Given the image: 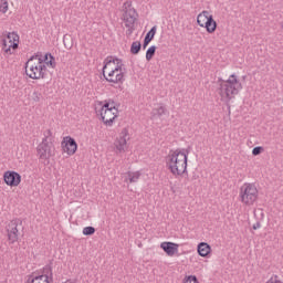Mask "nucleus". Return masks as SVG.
Here are the masks:
<instances>
[{
	"label": "nucleus",
	"mask_w": 283,
	"mask_h": 283,
	"mask_svg": "<svg viewBox=\"0 0 283 283\" xmlns=\"http://www.w3.org/2000/svg\"><path fill=\"white\" fill-rule=\"evenodd\" d=\"M56 67V57L52 53L36 54L31 56L25 64V74L32 81L45 78L50 70Z\"/></svg>",
	"instance_id": "1"
},
{
	"label": "nucleus",
	"mask_w": 283,
	"mask_h": 283,
	"mask_svg": "<svg viewBox=\"0 0 283 283\" xmlns=\"http://www.w3.org/2000/svg\"><path fill=\"white\" fill-rule=\"evenodd\" d=\"M129 129L123 128L113 143V149L117 156L127 154L129 149Z\"/></svg>",
	"instance_id": "11"
},
{
	"label": "nucleus",
	"mask_w": 283,
	"mask_h": 283,
	"mask_svg": "<svg viewBox=\"0 0 283 283\" xmlns=\"http://www.w3.org/2000/svg\"><path fill=\"white\" fill-rule=\"evenodd\" d=\"M242 82H240V78L235 74H231L228 80L222 81L218 88V94L220 96V101L222 103H231L238 94H240V91H242Z\"/></svg>",
	"instance_id": "4"
},
{
	"label": "nucleus",
	"mask_w": 283,
	"mask_h": 283,
	"mask_svg": "<svg viewBox=\"0 0 283 283\" xmlns=\"http://www.w3.org/2000/svg\"><path fill=\"white\" fill-rule=\"evenodd\" d=\"M239 200L243 207H253L260 200V190L254 182H244L239 188Z\"/></svg>",
	"instance_id": "7"
},
{
	"label": "nucleus",
	"mask_w": 283,
	"mask_h": 283,
	"mask_svg": "<svg viewBox=\"0 0 283 283\" xmlns=\"http://www.w3.org/2000/svg\"><path fill=\"white\" fill-rule=\"evenodd\" d=\"M140 171L136 170V171H128L125 175V182H129V185H134V182H137L138 180H140Z\"/></svg>",
	"instance_id": "18"
},
{
	"label": "nucleus",
	"mask_w": 283,
	"mask_h": 283,
	"mask_svg": "<svg viewBox=\"0 0 283 283\" xmlns=\"http://www.w3.org/2000/svg\"><path fill=\"white\" fill-rule=\"evenodd\" d=\"M83 235H94L96 233V229L94 227H85L82 230Z\"/></svg>",
	"instance_id": "24"
},
{
	"label": "nucleus",
	"mask_w": 283,
	"mask_h": 283,
	"mask_svg": "<svg viewBox=\"0 0 283 283\" xmlns=\"http://www.w3.org/2000/svg\"><path fill=\"white\" fill-rule=\"evenodd\" d=\"M140 48H142L140 41L133 42L130 46L132 54H138V52H140Z\"/></svg>",
	"instance_id": "21"
},
{
	"label": "nucleus",
	"mask_w": 283,
	"mask_h": 283,
	"mask_svg": "<svg viewBox=\"0 0 283 283\" xmlns=\"http://www.w3.org/2000/svg\"><path fill=\"white\" fill-rule=\"evenodd\" d=\"M60 147L61 153L69 157L75 156L76 151H78V143H76V139L70 135L62 137Z\"/></svg>",
	"instance_id": "12"
},
{
	"label": "nucleus",
	"mask_w": 283,
	"mask_h": 283,
	"mask_svg": "<svg viewBox=\"0 0 283 283\" xmlns=\"http://www.w3.org/2000/svg\"><path fill=\"white\" fill-rule=\"evenodd\" d=\"M118 103L114 99H105L99 102L97 116H99V120H102L105 127H114V123L119 116Z\"/></svg>",
	"instance_id": "5"
},
{
	"label": "nucleus",
	"mask_w": 283,
	"mask_h": 283,
	"mask_svg": "<svg viewBox=\"0 0 283 283\" xmlns=\"http://www.w3.org/2000/svg\"><path fill=\"white\" fill-rule=\"evenodd\" d=\"M55 151L56 148L54 147L52 137L42 138V142L36 146V154L40 160H50Z\"/></svg>",
	"instance_id": "10"
},
{
	"label": "nucleus",
	"mask_w": 283,
	"mask_h": 283,
	"mask_svg": "<svg viewBox=\"0 0 283 283\" xmlns=\"http://www.w3.org/2000/svg\"><path fill=\"white\" fill-rule=\"evenodd\" d=\"M154 54H156V45H151L146 51V61H151L154 59Z\"/></svg>",
	"instance_id": "22"
},
{
	"label": "nucleus",
	"mask_w": 283,
	"mask_h": 283,
	"mask_svg": "<svg viewBox=\"0 0 283 283\" xmlns=\"http://www.w3.org/2000/svg\"><path fill=\"white\" fill-rule=\"evenodd\" d=\"M165 165L174 178H184L189 174V153L182 148L171 149L165 157Z\"/></svg>",
	"instance_id": "2"
},
{
	"label": "nucleus",
	"mask_w": 283,
	"mask_h": 283,
	"mask_svg": "<svg viewBox=\"0 0 283 283\" xmlns=\"http://www.w3.org/2000/svg\"><path fill=\"white\" fill-rule=\"evenodd\" d=\"M7 238L10 244H14L19 240V221L11 220L6 226Z\"/></svg>",
	"instance_id": "14"
},
{
	"label": "nucleus",
	"mask_w": 283,
	"mask_h": 283,
	"mask_svg": "<svg viewBox=\"0 0 283 283\" xmlns=\"http://www.w3.org/2000/svg\"><path fill=\"white\" fill-rule=\"evenodd\" d=\"M27 283H54V276L52 274L33 272L28 275Z\"/></svg>",
	"instance_id": "16"
},
{
	"label": "nucleus",
	"mask_w": 283,
	"mask_h": 283,
	"mask_svg": "<svg viewBox=\"0 0 283 283\" xmlns=\"http://www.w3.org/2000/svg\"><path fill=\"white\" fill-rule=\"evenodd\" d=\"M103 76L109 85H123L125 83V64L118 57L108 56L103 62Z\"/></svg>",
	"instance_id": "3"
},
{
	"label": "nucleus",
	"mask_w": 283,
	"mask_h": 283,
	"mask_svg": "<svg viewBox=\"0 0 283 283\" xmlns=\"http://www.w3.org/2000/svg\"><path fill=\"white\" fill-rule=\"evenodd\" d=\"M197 253L200 258H209L212 253L211 245L207 242H200L197 244Z\"/></svg>",
	"instance_id": "17"
},
{
	"label": "nucleus",
	"mask_w": 283,
	"mask_h": 283,
	"mask_svg": "<svg viewBox=\"0 0 283 283\" xmlns=\"http://www.w3.org/2000/svg\"><path fill=\"white\" fill-rule=\"evenodd\" d=\"M182 283H200V282L198 281V276L190 274V275H186L182 279Z\"/></svg>",
	"instance_id": "23"
},
{
	"label": "nucleus",
	"mask_w": 283,
	"mask_h": 283,
	"mask_svg": "<svg viewBox=\"0 0 283 283\" xmlns=\"http://www.w3.org/2000/svg\"><path fill=\"white\" fill-rule=\"evenodd\" d=\"M122 21L126 28V34H134L136 21H138V11L134 8V2L127 0L122 6Z\"/></svg>",
	"instance_id": "6"
},
{
	"label": "nucleus",
	"mask_w": 283,
	"mask_h": 283,
	"mask_svg": "<svg viewBox=\"0 0 283 283\" xmlns=\"http://www.w3.org/2000/svg\"><path fill=\"white\" fill-rule=\"evenodd\" d=\"M156 32H158V27H153L148 33L146 34L145 39H144V48H147V45H149V43H151V41H154V36H156Z\"/></svg>",
	"instance_id": "19"
},
{
	"label": "nucleus",
	"mask_w": 283,
	"mask_h": 283,
	"mask_svg": "<svg viewBox=\"0 0 283 283\" xmlns=\"http://www.w3.org/2000/svg\"><path fill=\"white\" fill-rule=\"evenodd\" d=\"M197 25L203 28L208 34H213L218 30V22L209 10H203L197 15Z\"/></svg>",
	"instance_id": "9"
},
{
	"label": "nucleus",
	"mask_w": 283,
	"mask_h": 283,
	"mask_svg": "<svg viewBox=\"0 0 283 283\" xmlns=\"http://www.w3.org/2000/svg\"><path fill=\"white\" fill-rule=\"evenodd\" d=\"M260 154H264V147L256 146L252 149V156H260Z\"/></svg>",
	"instance_id": "26"
},
{
	"label": "nucleus",
	"mask_w": 283,
	"mask_h": 283,
	"mask_svg": "<svg viewBox=\"0 0 283 283\" xmlns=\"http://www.w3.org/2000/svg\"><path fill=\"white\" fill-rule=\"evenodd\" d=\"M159 247L168 258H176L180 253V244L176 242L163 241Z\"/></svg>",
	"instance_id": "15"
},
{
	"label": "nucleus",
	"mask_w": 283,
	"mask_h": 283,
	"mask_svg": "<svg viewBox=\"0 0 283 283\" xmlns=\"http://www.w3.org/2000/svg\"><path fill=\"white\" fill-rule=\"evenodd\" d=\"M0 13L4 17L10 14V2L8 0H0Z\"/></svg>",
	"instance_id": "20"
},
{
	"label": "nucleus",
	"mask_w": 283,
	"mask_h": 283,
	"mask_svg": "<svg viewBox=\"0 0 283 283\" xmlns=\"http://www.w3.org/2000/svg\"><path fill=\"white\" fill-rule=\"evenodd\" d=\"M20 43L21 36H19V33L14 31L4 33L1 38L2 52L4 56H12L13 54H17Z\"/></svg>",
	"instance_id": "8"
},
{
	"label": "nucleus",
	"mask_w": 283,
	"mask_h": 283,
	"mask_svg": "<svg viewBox=\"0 0 283 283\" xmlns=\"http://www.w3.org/2000/svg\"><path fill=\"white\" fill-rule=\"evenodd\" d=\"M2 180L7 187H10V189H17V187L21 186L23 178L21 177V174L15 170H7L2 175Z\"/></svg>",
	"instance_id": "13"
},
{
	"label": "nucleus",
	"mask_w": 283,
	"mask_h": 283,
	"mask_svg": "<svg viewBox=\"0 0 283 283\" xmlns=\"http://www.w3.org/2000/svg\"><path fill=\"white\" fill-rule=\"evenodd\" d=\"M265 283H283L282 279L277 274H273Z\"/></svg>",
	"instance_id": "25"
}]
</instances>
